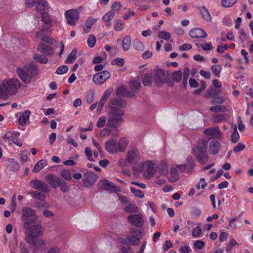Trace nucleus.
I'll return each instance as SVG.
<instances>
[{
    "label": "nucleus",
    "instance_id": "11",
    "mask_svg": "<svg viewBox=\"0 0 253 253\" xmlns=\"http://www.w3.org/2000/svg\"><path fill=\"white\" fill-rule=\"evenodd\" d=\"M193 153L200 163H205L207 161V154L206 152V145L200 148L196 147L193 149Z\"/></svg>",
    "mask_w": 253,
    "mask_h": 253
},
{
    "label": "nucleus",
    "instance_id": "44",
    "mask_svg": "<svg viewBox=\"0 0 253 253\" xmlns=\"http://www.w3.org/2000/svg\"><path fill=\"white\" fill-rule=\"evenodd\" d=\"M131 192H132L134 196L137 197L138 198H142L144 196V193L141 190L135 188L132 186L130 187Z\"/></svg>",
    "mask_w": 253,
    "mask_h": 253
},
{
    "label": "nucleus",
    "instance_id": "53",
    "mask_svg": "<svg viewBox=\"0 0 253 253\" xmlns=\"http://www.w3.org/2000/svg\"><path fill=\"white\" fill-rule=\"evenodd\" d=\"M96 43V38L94 36H89L87 39V44L89 47L92 48Z\"/></svg>",
    "mask_w": 253,
    "mask_h": 253
},
{
    "label": "nucleus",
    "instance_id": "57",
    "mask_svg": "<svg viewBox=\"0 0 253 253\" xmlns=\"http://www.w3.org/2000/svg\"><path fill=\"white\" fill-rule=\"evenodd\" d=\"M207 186V183L205 181V180L204 178H201L200 179V181L198 182L196 185L197 189H204Z\"/></svg>",
    "mask_w": 253,
    "mask_h": 253
},
{
    "label": "nucleus",
    "instance_id": "34",
    "mask_svg": "<svg viewBox=\"0 0 253 253\" xmlns=\"http://www.w3.org/2000/svg\"><path fill=\"white\" fill-rule=\"evenodd\" d=\"M77 49L73 48L71 52L69 54L68 58L65 61V64L72 63L76 60L77 57Z\"/></svg>",
    "mask_w": 253,
    "mask_h": 253
},
{
    "label": "nucleus",
    "instance_id": "54",
    "mask_svg": "<svg viewBox=\"0 0 253 253\" xmlns=\"http://www.w3.org/2000/svg\"><path fill=\"white\" fill-rule=\"evenodd\" d=\"M205 246V243L203 241L197 240L194 243L193 247L196 250H202Z\"/></svg>",
    "mask_w": 253,
    "mask_h": 253
},
{
    "label": "nucleus",
    "instance_id": "40",
    "mask_svg": "<svg viewBox=\"0 0 253 253\" xmlns=\"http://www.w3.org/2000/svg\"><path fill=\"white\" fill-rule=\"evenodd\" d=\"M127 88L126 86H122L118 88V95H126L127 97H130L133 95V94H130L126 92Z\"/></svg>",
    "mask_w": 253,
    "mask_h": 253
},
{
    "label": "nucleus",
    "instance_id": "63",
    "mask_svg": "<svg viewBox=\"0 0 253 253\" xmlns=\"http://www.w3.org/2000/svg\"><path fill=\"white\" fill-rule=\"evenodd\" d=\"M201 47L204 50H211L212 48V45L211 42H207L201 44Z\"/></svg>",
    "mask_w": 253,
    "mask_h": 253
},
{
    "label": "nucleus",
    "instance_id": "21",
    "mask_svg": "<svg viewBox=\"0 0 253 253\" xmlns=\"http://www.w3.org/2000/svg\"><path fill=\"white\" fill-rule=\"evenodd\" d=\"M38 49L39 51L43 53L46 55H52L53 54L52 47L47 44H39Z\"/></svg>",
    "mask_w": 253,
    "mask_h": 253
},
{
    "label": "nucleus",
    "instance_id": "39",
    "mask_svg": "<svg viewBox=\"0 0 253 253\" xmlns=\"http://www.w3.org/2000/svg\"><path fill=\"white\" fill-rule=\"evenodd\" d=\"M153 78L151 75L146 74L142 79V84L144 86H149L153 82Z\"/></svg>",
    "mask_w": 253,
    "mask_h": 253
},
{
    "label": "nucleus",
    "instance_id": "36",
    "mask_svg": "<svg viewBox=\"0 0 253 253\" xmlns=\"http://www.w3.org/2000/svg\"><path fill=\"white\" fill-rule=\"evenodd\" d=\"M133 46L135 50L139 51H142L145 48V46L142 42H140L137 39H135L133 42Z\"/></svg>",
    "mask_w": 253,
    "mask_h": 253
},
{
    "label": "nucleus",
    "instance_id": "10",
    "mask_svg": "<svg viewBox=\"0 0 253 253\" xmlns=\"http://www.w3.org/2000/svg\"><path fill=\"white\" fill-rule=\"evenodd\" d=\"M185 169V165H177L175 168H172L170 169L169 173L168 176V178L170 182H174L176 181L179 176L177 170L180 172L183 171Z\"/></svg>",
    "mask_w": 253,
    "mask_h": 253
},
{
    "label": "nucleus",
    "instance_id": "46",
    "mask_svg": "<svg viewBox=\"0 0 253 253\" xmlns=\"http://www.w3.org/2000/svg\"><path fill=\"white\" fill-rule=\"evenodd\" d=\"M135 238V240H140L141 238V232L138 229H133L131 231L129 236Z\"/></svg>",
    "mask_w": 253,
    "mask_h": 253
},
{
    "label": "nucleus",
    "instance_id": "52",
    "mask_svg": "<svg viewBox=\"0 0 253 253\" xmlns=\"http://www.w3.org/2000/svg\"><path fill=\"white\" fill-rule=\"evenodd\" d=\"M68 71V67L66 65H62L57 69L56 73L58 75H63Z\"/></svg>",
    "mask_w": 253,
    "mask_h": 253
},
{
    "label": "nucleus",
    "instance_id": "60",
    "mask_svg": "<svg viewBox=\"0 0 253 253\" xmlns=\"http://www.w3.org/2000/svg\"><path fill=\"white\" fill-rule=\"evenodd\" d=\"M182 78V72L181 71H175L173 74V81L176 82H179L181 81Z\"/></svg>",
    "mask_w": 253,
    "mask_h": 253
},
{
    "label": "nucleus",
    "instance_id": "38",
    "mask_svg": "<svg viewBox=\"0 0 253 253\" xmlns=\"http://www.w3.org/2000/svg\"><path fill=\"white\" fill-rule=\"evenodd\" d=\"M158 37L160 39L167 41L170 38L171 35L169 32L166 31H161L159 32Z\"/></svg>",
    "mask_w": 253,
    "mask_h": 253
},
{
    "label": "nucleus",
    "instance_id": "48",
    "mask_svg": "<svg viewBox=\"0 0 253 253\" xmlns=\"http://www.w3.org/2000/svg\"><path fill=\"white\" fill-rule=\"evenodd\" d=\"M141 86V84L139 81H133L130 83V87L133 91H137Z\"/></svg>",
    "mask_w": 253,
    "mask_h": 253
},
{
    "label": "nucleus",
    "instance_id": "45",
    "mask_svg": "<svg viewBox=\"0 0 253 253\" xmlns=\"http://www.w3.org/2000/svg\"><path fill=\"white\" fill-rule=\"evenodd\" d=\"M115 12L114 11H109L102 17V20L104 21H109L114 18Z\"/></svg>",
    "mask_w": 253,
    "mask_h": 253
},
{
    "label": "nucleus",
    "instance_id": "16",
    "mask_svg": "<svg viewBox=\"0 0 253 253\" xmlns=\"http://www.w3.org/2000/svg\"><path fill=\"white\" fill-rule=\"evenodd\" d=\"M189 35L192 38H207L208 35L206 32L201 28H195L190 30Z\"/></svg>",
    "mask_w": 253,
    "mask_h": 253
},
{
    "label": "nucleus",
    "instance_id": "61",
    "mask_svg": "<svg viewBox=\"0 0 253 253\" xmlns=\"http://www.w3.org/2000/svg\"><path fill=\"white\" fill-rule=\"evenodd\" d=\"M60 248L57 246L50 247L46 250L45 253H60Z\"/></svg>",
    "mask_w": 253,
    "mask_h": 253
},
{
    "label": "nucleus",
    "instance_id": "17",
    "mask_svg": "<svg viewBox=\"0 0 253 253\" xmlns=\"http://www.w3.org/2000/svg\"><path fill=\"white\" fill-rule=\"evenodd\" d=\"M36 10L40 14H46L49 10L47 1L45 0H39L36 5Z\"/></svg>",
    "mask_w": 253,
    "mask_h": 253
},
{
    "label": "nucleus",
    "instance_id": "32",
    "mask_svg": "<svg viewBox=\"0 0 253 253\" xmlns=\"http://www.w3.org/2000/svg\"><path fill=\"white\" fill-rule=\"evenodd\" d=\"M33 59L36 62L41 64H45L48 62V59L46 58L45 55L37 53L34 55Z\"/></svg>",
    "mask_w": 253,
    "mask_h": 253
},
{
    "label": "nucleus",
    "instance_id": "6",
    "mask_svg": "<svg viewBox=\"0 0 253 253\" xmlns=\"http://www.w3.org/2000/svg\"><path fill=\"white\" fill-rule=\"evenodd\" d=\"M126 106V103L121 99H114L110 101V104L109 105V108L110 109V114L113 117H121L124 114L123 110L121 107H124Z\"/></svg>",
    "mask_w": 253,
    "mask_h": 253
},
{
    "label": "nucleus",
    "instance_id": "30",
    "mask_svg": "<svg viewBox=\"0 0 253 253\" xmlns=\"http://www.w3.org/2000/svg\"><path fill=\"white\" fill-rule=\"evenodd\" d=\"M47 165V162L45 159H42L39 160L37 163L35 165L33 169V172H38Z\"/></svg>",
    "mask_w": 253,
    "mask_h": 253
},
{
    "label": "nucleus",
    "instance_id": "5",
    "mask_svg": "<svg viewBox=\"0 0 253 253\" xmlns=\"http://www.w3.org/2000/svg\"><path fill=\"white\" fill-rule=\"evenodd\" d=\"M140 153L137 148H131L126 152V158L119 159L118 166L122 168L127 167V164L133 165L139 162Z\"/></svg>",
    "mask_w": 253,
    "mask_h": 253
},
{
    "label": "nucleus",
    "instance_id": "29",
    "mask_svg": "<svg viewBox=\"0 0 253 253\" xmlns=\"http://www.w3.org/2000/svg\"><path fill=\"white\" fill-rule=\"evenodd\" d=\"M200 13L203 18L207 22L211 21V16L210 12L205 7L203 6L200 8Z\"/></svg>",
    "mask_w": 253,
    "mask_h": 253
},
{
    "label": "nucleus",
    "instance_id": "47",
    "mask_svg": "<svg viewBox=\"0 0 253 253\" xmlns=\"http://www.w3.org/2000/svg\"><path fill=\"white\" fill-rule=\"evenodd\" d=\"M237 0H222L221 4L224 7L229 8L232 6Z\"/></svg>",
    "mask_w": 253,
    "mask_h": 253
},
{
    "label": "nucleus",
    "instance_id": "35",
    "mask_svg": "<svg viewBox=\"0 0 253 253\" xmlns=\"http://www.w3.org/2000/svg\"><path fill=\"white\" fill-rule=\"evenodd\" d=\"M124 210L129 213H137L138 212L137 206L134 204H129L125 207Z\"/></svg>",
    "mask_w": 253,
    "mask_h": 253
},
{
    "label": "nucleus",
    "instance_id": "20",
    "mask_svg": "<svg viewBox=\"0 0 253 253\" xmlns=\"http://www.w3.org/2000/svg\"><path fill=\"white\" fill-rule=\"evenodd\" d=\"M139 240L140 239L135 240V238L134 237H127L126 239L119 238L118 241L119 243L127 247L129 245H137L139 242Z\"/></svg>",
    "mask_w": 253,
    "mask_h": 253
},
{
    "label": "nucleus",
    "instance_id": "19",
    "mask_svg": "<svg viewBox=\"0 0 253 253\" xmlns=\"http://www.w3.org/2000/svg\"><path fill=\"white\" fill-rule=\"evenodd\" d=\"M45 179L50 186L53 188H56L58 187L59 184L62 181L61 178L58 177L53 174L46 175Z\"/></svg>",
    "mask_w": 253,
    "mask_h": 253
},
{
    "label": "nucleus",
    "instance_id": "42",
    "mask_svg": "<svg viewBox=\"0 0 253 253\" xmlns=\"http://www.w3.org/2000/svg\"><path fill=\"white\" fill-rule=\"evenodd\" d=\"M159 170L161 175H165L168 173V167L165 162L163 161L161 162L160 167H159Z\"/></svg>",
    "mask_w": 253,
    "mask_h": 253
},
{
    "label": "nucleus",
    "instance_id": "4",
    "mask_svg": "<svg viewBox=\"0 0 253 253\" xmlns=\"http://www.w3.org/2000/svg\"><path fill=\"white\" fill-rule=\"evenodd\" d=\"M37 71V68L34 63L30 62L24 64L22 68H17L16 72L22 81L27 84L31 82V78L35 76Z\"/></svg>",
    "mask_w": 253,
    "mask_h": 253
},
{
    "label": "nucleus",
    "instance_id": "55",
    "mask_svg": "<svg viewBox=\"0 0 253 253\" xmlns=\"http://www.w3.org/2000/svg\"><path fill=\"white\" fill-rule=\"evenodd\" d=\"M106 124V118L102 116L99 118L98 120V122L96 123V126L99 128H101L103 127Z\"/></svg>",
    "mask_w": 253,
    "mask_h": 253
},
{
    "label": "nucleus",
    "instance_id": "49",
    "mask_svg": "<svg viewBox=\"0 0 253 253\" xmlns=\"http://www.w3.org/2000/svg\"><path fill=\"white\" fill-rule=\"evenodd\" d=\"M225 109L226 108L222 105L214 106L210 108L211 111L212 112H223Z\"/></svg>",
    "mask_w": 253,
    "mask_h": 253
},
{
    "label": "nucleus",
    "instance_id": "22",
    "mask_svg": "<svg viewBox=\"0 0 253 253\" xmlns=\"http://www.w3.org/2000/svg\"><path fill=\"white\" fill-rule=\"evenodd\" d=\"M97 20V18L91 17H88L86 21H85L84 27V33L85 34L88 33L91 30L92 25L95 23Z\"/></svg>",
    "mask_w": 253,
    "mask_h": 253
},
{
    "label": "nucleus",
    "instance_id": "25",
    "mask_svg": "<svg viewBox=\"0 0 253 253\" xmlns=\"http://www.w3.org/2000/svg\"><path fill=\"white\" fill-rule=\"evenodd\" d=\"M18 132L8 131L3 136L2 138L4 142H7L8 145H11V140L15 136H19Z\"/></svg>",
    "mask_w": 253,
    "mask_h": 253
},
{
    "label": "nucleus",
    "instance_id": "59",
    "mask_svg": "<svg viewBox=\"0 0 253 253\" xmlns=\"http://www.w3.org/2000/svg\"><path fill=\"white\" fill-rule=\"evenodd\" d=\"M124 60L122 58H116L111 62L112 65H116L119 67H122L124 65Z\"/></svg>",
    "mask_w": 253,
    "mask_h": 253
},
{
    "label": "nucleus",
    "instance_id": "2",
    "mask_svg": "<svg viewBox=\"0 0 253 253\" xmlns=\"http://www.w3.org/2000/svg\"><path fill=\"white\" fill-rule=\"evenodd\" d=\"M21 83L16 78H10L3 80L0 84V99L6 100L8 95H14L18 91Z\"/></svg>",
    "mask_w": 253,
    "mask_h": 253
},
{
    "label": "nucleus",
    "instance_id": "28",
    "mask_svg": "<svg viewBox=\"0 0 253 253\" xmlns=\"http://www.w3.org/2000/svg\"><path fill=\"white\" fill-rule=\"evenodd\" d=\"M220 92V88H209L206 93V96L208 98L215 97Z\"/></svg>",
    "mask_w": 253,
    "mask_h": 253
},
{
    "label": "nucleus",
    "instance_id": "3",
    "mask_svg": "<svg viewBox=\"0 0 253 253\" xmlns=\"http://www.w3.org/2000/svg\"><path fill=\"white\" fill-rule=\"evenodd\" d=\"M128 144L129 140L125 137L120 139L119 141L112 139L106 142L105 148L108 153L111 154H115L119 152L124 153Z\"/></svg>",
    "mask_w": 253,
    "mask_h": 253
},
{
    "label": "nucleus",
    "instance_id": "58",
    "mask_svg": "<svg viewBox=\"0 0 253 253\" xmlns=\"http://www.w3.org/2000/svg\"><path fill=\"white\" fill-rule=\"evenodd\" d=\"M61 176L63 178L66 180H70L72 179L70 172L67 169H63L61 171Z\"/></svg>",
    "mask_w": 253,
    "mask_h": 253
},
{
    "label": "nucleus",
    "instance_id": "18",
    "mask_svg": "<svg viewBox=\"0 0 253 253\" xmlns=\"http://www.w3.org/2000/svg\"><path fill=\"white\" fill-rule=\"evenodd\" d=\"M128 221L135 226L141 227L143 225V220L141 215L139 214H131L127 217Z\"/></svg>",
    "mask_w": 253,
    "mask_h": 253
},
{
    "label": "nucleus",
    "instance_id": "9",
    "mask_svg": "<svg viewBox=\"0 0 253 253\" xmlns=\"http://www.w3.org/2000/svg\"><path fill=\"white\" fill-rule=\"evenodd\" d=\"M111 77V73L109 71H100L93 76L92 81L96 84L100 85L104 84L105 81Z\"/></svg>",
    "mask_w": 253,
    "mask_h": 253
},
{
    "label": "nucleus",
    "instance_id": "26",
    "mask_svg": "<svg viewBox=\"0 0 253 253\" xmlns=\"http://www.w3.org/2000/svg\"><path fill=\"white\" fill-rule=\"evenodd\" d=\"M42 14V21L44 22L46 25L49 27H52L56 24L57 20L51 18L50 17H49V15L47 14L46 13Z\"/></svg>",
    "mask_w": 253,
    "mask_h": 253
},
{
    "label": "nucleus",
    "instance_id": "37",
    "mask_svg": "<svg viewBox=\"0 0 253 253\" xmlns=\"http://www.w3.org/2000/svg\"><path fill=\"white\" fill-rule=\"evenodd\" d=\"M232 127L234 129V131L231 135V142L233 143L238 142L239 139V134L238 131L237 130L236 125L232 124Z\"/></svg>",
    "mask_w": 253,
    "mask_h": 253
},
{
    "label": "nucleus",
    "instance_id": "64",
    "mask_svg": "<svg viewBox=\"0 0 253 253\" xmlns=\"http://www.w3.org/2000/svg\"><path fill=\"white\" fill-rule=\"evenodd\" d=\"M173 244L169 240H167L165 242L164 245H163V251L166 252L168 251L169 249L172 248Z\"/></svg>",
    "mask_w": 253,
    "mask_h": 253
},
{
    "label": "nucleus",
    "instance_id": "14",
    "mask_svg": "<svg viewBox=\"0 0 253 253\" xmlns=\"http://www.w3.org/2000/svg\"><path fill=\"white\" fill-rule=\"evenodd\" d=\"M96 180V176L93 172H87L84 174V185L85 187L92 186Z\"/></svg>",
    "mask_w": 253,
    "mask_h": 253
},
{
    "label": "nucleus",
    "instance_id": "27",
    "mask_svg": "<svg viewBox=\"0 0 253 253\" xmlns=\"http://www.w3.org/2000/svg\"><path fill=\"white\" fill-rule=\"evenodd\" d=\"M220 148V144L219 142L215 140L211 142L210 145V151L211 153L216 154L218 153Z\"/></svg>",
    "mask_w": 253,
    "mask_h": 253
},
{
    "label": "nucleus",
    "instance_id": "33",
    "mask_svg": "<svg viewBox=\"0 0 253 253\" xmlns=\"http://www.w3.org/2000/svg\"><path fill=\"white\" fill-rule=\"evenodd\" d=\"M122 45L124 51H126L129 50L131 45V39L129 36H126L123 38Z\"/></svg>",
    "mask_w": 253,
    "mask_h": 253
},
{
    "label": "nucleus",
    "instance_id": "8",
    "mask_svg": "<svg viewBox=\"0 0 253 253\" xmlns=\"http://www.w3.org/2000/svg\"><path fill=\"white\" fill-rule=\"evenodd\" d=\"M153 76L155 84L161 86L164 84L168 74L162 69H158L153 71Z\"/></svg>",
    "mask_w": 253,
    "mask_h": 253
},
{
    "label": "nucleus",
    "instance_id": "12",
    "mask_svg": "<svg viewBox=\"0 0 253 253\" xmlns=\"http://www.w3.org/2000/svg\"><path fill=\"white\" fill-rule=\"evenodd\" d=\"M65 18L69 25H76L77 21L79 19L78 11L75 9H70L66 11Z\"/></svg>",
    "mask_w": 253,
    "mask_h": 253
},
{
    "label": "nucleus",
    "instance_id": "41",
    "mask_svg": "<svg viewBox=\"0 0 253 253\" xmlns=\"http://www.w3.org/2000/svg\"><path fill=\"white\" fill-rule=\"evenodd\" d=\"M192 235L194 238H199L202 236V229L200 225H197L192 231Z\"/></svg>",
    "mask_w": 253,
    "mask_h": 253
},
{
    "label": "nucleus",
    "instance_id": "15",
    "mask_svg": "<svg viewBox=\"0 0 253 253\" xmlns=\"http://www.w3.org/2000/svg\"><path fill=\"white\" fill-rule=\"evenodd\" d=\"M205 134L212 139H221L222 138V132L220 131L218 126L207 128L204 131Z\"/></svg>",
    "mask_w": 253,
    "mask_h": 253
},
{
    "label": "nucleus",
    "instance_id": "62",
    "mask_svg": "<svg viewBox=\"0 0 253 253\" xmlns=\"http://www.w3.org/2000/svg\"><path fill=\"white\" fill-rule=\"evenodd\" d=\"M124 28V23L120 20L116 21V24L114 26V29L116 31H121Z\"/></svg>",
    "mask_w": 253,
    "mask_h": 253
},
{
    "label": "nucleus",
    "instance_id": "31",
    "mask_svg": "<svg viewBox=\"0 0 253 253\" xmlns=\"http://www.w3.org/2000/svg\"><path fill=\"white\" fill-rule=\"evenodd\" d=\"M99 186L100 188L109 190L113 188V184L107 179H104L99 182Z\"/></svg>",
    "mask_w": 253,
    "mask_h": 253
},
{
    "label": "nucleus",
    "instance_id": "50",
    "mask_svg": "<svg viewBox=\"0 0 253 253\" xmlns=\"http://www.w3.org/2000/svg\"><path fill=\"white\" fill-rule=\"evenodd\" d=\"M236 218H233L228 220V224L227 229L229 230H234L236 228L237 226L236 224Z\"/></svg>",
    "mask_w": 253,
    "mask_h": 253
},
{
    "label": "nucleus",
    "instance_id": "13",
    "mask_svg": "<svg viewBox=\"0 0 253 253\" xmlns=\"http://www.w3.org/2000/svg\"><path fill=\"white\" fill-rule=\"evenodd\" d=\"M30 186L43 193H48L50 190L49 187L45 182L38 179L32 180L30 181Z\"/></svg>",
    "mask_w": 253,
    "mask_h": 253
},
{
    "label": "nucleus",
    "instance_id": "24",
    "mask_svg": "<svg viewBox=\"0 0 253 253\" xmlns=\"http://www.w3.org/2000/svg\"><path fill=\"white\" fill-rule=\"evenodd\" d=\"M30 115V111L26 110L23 112L19 118V123L21 126H24L26 125L27 121L29 120Z\"/></svg>",
    "mask_w": 253,
    "mask_h": 253
},
{
    "label": "nucleus",
    "instance_id": "56",
    "mask_svg": "<svg viewBox=\"0 0 253 253\" xmlns=\"http://www.w3.org/2000/svg\"><path fill=\"white\" fill-rule=\"evenodd\" d=\"M84 153L85 156L88 158V159L90 161H94V159L93 158L92 152L91 148L87 147L84 149Z\"/></svg>",
    "mask_w": 253,
    "mask_h": 253
},
{
    "label": "nucleus",
    "instance_id": "1",
    "mask_svg": "<svg viewBox=\"0 0 253 253\" xmlns=\"http://www.w3.org/2000/svg\"><path fill=\"white\" fill-rule=\"evenodd\" d=\"M22 211V220L25 229V241L27 243L33 246L32 250L33 253H36L37 250L45 247V241L39 238L42 235V226L35 223L36 220L38 219V215L36 214V211L34 209L24 207Z\"/></svg>",
    "mask_w": 253,
    "mask_h": 253
},
{
    "label": "nucleus",
    "instance_id": "51",
    "mask_svg": "<svg viewBox=\"0 0 253 253\" xmlns=\"http://www.w3.org/2000/svg\"><path fill=\"white\" fill-rule=\"evenodd\" d=\"M211 69L215 76H219L220 72L222 70V67L219 65L216 64L212 66Z\"/></svg>",
    "mask_w": 253,
    "mask_h": 253
},
{
    "label": "nucleus",
    "instance_id": "7",
    "mask_svg": "<svg viewBox=\"0 0 253 253\" xmlns=\"http://www.w3.org/2000/svg\"><path fill=\"white\" fill-rule=\"evenodd\" d=\"M156 164L153 161H146L141 162L139 165V169L142 172L143 176L147 179L152 178L156 172L155 166Z\"/></svg>",
    "mask_w": 253,
    "mask_h": 253
},
{
    "label": "nucleus",
    "instance_id": "43",
    "mask_svg": "<svg viewBox=\"0 0 253 253\" xmlns=\"http://www.w3.org/2000/svg\"><path fill=\"white\" fill-rule=\"evenodd\" d=\"M48 31V29H42V30H40L39 32H37V35H36V36H37V38L42 40V41H45V34Z\"/></svg>",
    "mask_w": 253,
    "mask_h": 253
},
{
    "label": "nucleus",
    "instance_id": "23",
    "mask_svg": "<svg viewBox=\"0 0 253 253\" xmlns=\"http://www.w3.org/2000/svg\"><path fill=\"white\" fill-rule=\"evenodd\" d=\"M122 121V118L111 117L108 120L107 126L109 127L116 128L118 126L119 123Z\"/></svg>",
    "mask_w": 253,
    "mask_h": 253
}]
</instances>
